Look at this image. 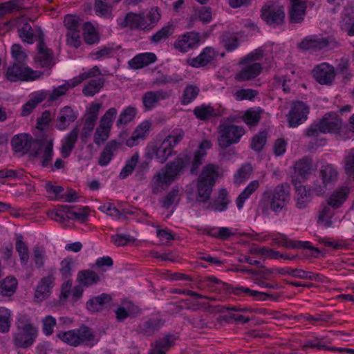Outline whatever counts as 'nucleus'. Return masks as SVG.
<instances>
[{"label":"nucleus","instance_id":"bb28decb","mask_svg":"<svg viewBox=\"0 0 354 354\" xmlns=\"http://www.w3.org/2000/svg\"><path fill=\"white\" fill-rule=\"evenodd\" d=\"M326 133H337L342 127V120L335 113H326L319 120Z\"/></svg>","mask_w":354,"mask_h":354},{"label":"nucleus","instance_id":"7ed1b4c3","mask_svg":"<svg viewBox=\"0 0 354 354\" xmlns=\"http://www.w3.org/2000/svg\"><path fill=\"white\" fill-rule=\"evenodd\" d=\"M219 167L214 164L205 165L197 180V201L207 202L212 192L216 180L218 176Z\"/></svg>","mask_w":354,"mask_h":354},{"label":"nucleus","instance_id":"f3484780","mask_svg":"<svg viewBox=\"0 0 354 354\" xmlns=\"http://www.w3.org/2000/svg\"><path fill=\"white\" fill-rule=\"evenodd\" d=\"M35 140H33L32 136L26 133H20L15 135L11 140V145L12 149L16 153H21V155H24L30 151L33 148V142Z\"/></svg>","mask_w":354,"mask_h":354},{"label":"nucleus","instance_id":"6e6552de","mask_svg":"<svg viewBox=\"0 0 354 354\" xmlns=\"http://www.w3.org/2000/svg\"><path fill=\"white\" fill-rule=\"evenodd\" d=\"M53 155V141L52 139L42 138L35 140L30 156L39 157L42 167H46L51 164Z\"/></svg>","mask_w":354,"mask_h":354},{"label":"nucleus","instance_id":"bf43d9fd","mask_svg":"<svg viewBox=\"0 0 354 354\" xmlns=\"http://www.w3.org/2000/svg\"><path fill=\"white\" fill-rule=\"evenodd\" d=\"M234 295H239L242 293H245L253 297H259L261 300L264 301L267 297H270L268 294L256 290H252L248 288L240 287L236 288L233 290Z\"/></svg>","mask_w":354,"mask_h":354},{"label":"nucleus","instance_id":"a211bd4d","mask_svg":"<svg viewBox=\"0 0 354 354\" xmlns=\"http://www.w3.org/2000/svg\"><path fill=\"white\" fill-rule=\"evenodd\" d=\"M200 35L196 32H189L180 36L174 46L181 53H185L198 46L200 43Z\"/></svg>","mask_w":354,"mask_h":354},{"label":"nucleus","instance_id":"f03ea898","mask_svg":"<svg viewBox=\"0 0 354 354\" xmlns=\"http://www.w3.org/2000/svg\"><path fill=\"white\" fill-rule=\"evenodd\" d=\"M290 198V186L288 183H283L277 185L273 190L267 189L263 192L258 208L264 215H268L270 209L278 214L286 205Z\"/></svg>","mask_w":354,"mask_h":354},{"label":"nucleus","instance_id":"cd10ccee","mask_svg":"<svg viewBox=\"0 0 354 354\" xmlns=\"http://www.w3.org/2000/svg\"><path fill=\"white\" fill-rule=\"evenodd\" d=\"M262 67L259 63H253L245 66L235 76L238 81H248L257 77L261 72Z\"/></svg>","mask_w":354,"mask_h":354},{"label":"nucleus","instance_id":"680f3d73","mask_svg":"<svg viewBox=\"0 0 354 354\" xmlns=\"http://www.w3.org/2000/svg\"><path fill=\"white\" fill-rule=\"evenodd\" d=\"M32 261L37 268H41L44 266L45 252L38 246L33 248Z\"/></svg>","mask_w":354,"mask_h":354},{"label":"nucleus","instance_id":"9b49d317","mask_svg":"<svg viewBox=\"0 0 354 354\" xmlns=\"http://www.w3.org/2000/svg\"><path fill=\"white\" fill-rule=\"evenodd\" d=\"M261 18L269 25H281L285 19L284 8L277 1H270L261 8Z\"/></svg>","mask_w":354,"mask_h":354},{"label":"nucleus","instance_id":"20e7f679","mask_svg":"<svg viewBox=\"0 0 354 354\" xmlns=\"http://www.w3.org/2000/svg\"><path fill=\"white\" fill-rule=\"evenodd\" d=\"M17 332L14 334L13 342L19 348L30 347L35 342L37 328L30 322L26 315H21L17 322Z\"/></svg>","mask_w":354,"mask_h":354},{"label":"nucleus","instance_id":"052dcab7","mask_svg":"<svg viewBox=\"0 0 354 354\" xmlns=\"http://www.w3.org/2000/svg\"><path fill=\"white\" fill-rule=\"evenodd\" d=\"M95 122H96L91 120L85 119L84 126L80 133V140L83 143H86L87 142L88 138L90 137L94 129Z\"/></svg>","mask_w":354,"mask_h":354},{"label":"nucleus","instance_id":"c03bdc74","mask_svg":"<svg viewBox=\"0 0 354 354\" xmlns=\"http://www.w3.org/2000/svg\"><path fill=\"white\" fill-rule=\"evenodd\" d=\"M11 55L15 61L14 63L26 65V62L28 59V55L23 50V48L21 45L15 44L12 46Z\"/></svg>","mask_w":354,"mask_h":354},{"label":"nucleus","instance_id":"2eb2a0df","mask_svg":"<svg viewBox=\"0 0 354 354\" xmlns=\"http://www.w3.org/2000/svg\"><path fill=\"white\" fill-rule=\"evenodd\" d=\"M173 149L169 139H165L160 145L150 147L147 153L149 158H156L160 163H164L171 156Z\"/></svg>","mask_w":354,"mask_h":354},{"label":"nucleus","instance_id":"8fccbe9b","mask_svg":"<svg viewBox=\"0 0 354 354\" xmlns=\"http://www.w3.org/2000/svg\"><path fill=\"white\" fill-rule=\"evenodd\" d=\"M64 24L68 31H80L81 19L75 15L65 16Z\"/></svg>","mask_w":354,"mask_h":354},{"label":"nucleus","instance_id":"f8f14e48","mask_svg":"<svg viewBox=\"0 0 354 354\" xmlns=\"http://www.w3.org/2000/svg\"><path fill=\"white\" fill-rule=\"evenodd\" d=\"M117 115L115 108H110L101 118L100 125L95 130L93 140L96 145H102L109 137L113 121Z\"/></svg>","mask_w":354,"mask_h":354},{"label":"nucleus","instance_id":"37998d69","mask_svg":"<svg viewBox=\"0 0 354 354\" xmlns=\"http://www.w3.org/2000/svg\"><path fill=\"white\" fill-rule=\"evenodd\" d=\"M137 114V110L132 106L127 107L119 115L116 126L125 125L133 120Z\"/></svg>","mask_w":354,"mask_h":354},{"label":"nucleus","instance_id":"393cba45","mask_svg":"<svg viewBox=\"0 0 354 354\" xmlns=\"http://www.w3.org/2000/svg\"><path fill=\"white\" fill-rule=\"evenodd\" d=\"M175 337L174 335L168 334L164 337L155 341L151 345L152 349L149 354H165V353L174 344Z\"/></svg>","mask_w":354,"mask_h":354},{"label":"nucleus","instance_id":"13d9d810","mask_svg":"<svg viewBox=\"0 0 354 354\" xmlns=\"http://www.w3.org/2000/svg\"><path fill=\"white\" fill-rule=\"evenodd\" d=\"M178 189H172L162 200V206L165 209H169L175 203L179 200Z\"/></svg>","mask_w":354,"mask_h":354},{"label":"nucleus","instance_id":"603ef678","mask_svg":"<svg viewBox=\"0 0 354 354\" xmlns=\"http://www.w3.org/2000/svg\"><path fill=\"white\" fill-rule=\"evenodd\" d=\"M199 88L196 86L189 85L187 86L183 92L181 102L183 104L190 103L198 95Z\"/></svg>","mask_w":354,"mask_h":354},{"label":"nucleus","instance_id":"ddd939ff","mask_svg":"<svg viewBox=\"0 0 354 354\" xmlns=\"http://www.w3.org/2000/svg\"><path fill=\"white\" fill-rule=\"evenodd\" d=\"M309 108L303 102H293L288 115V121L290 127H296L304 122L308 118Z\"/></svg>","mask_w":354,"mask_h":354},{"label":"nucleus","instance_id":"6e6d98bb","mask_svg":"<svg viewBox=\"0 0 354 354\" xmlns=\"http://www.w3.org/2000/svg\"><path fill=\"white\" fill-rule=\"evenodd\" d=\"M266 138L267 132L266 131H260L254 136L251 143L252 149L257 152L261 151L266 142Z\"/></svg>","mask_w":354,"mask_h":354},{"label":"nucleus","instance_id":"3c124183","mask_svg":"<svg viewBox=\"0 0 354 354\" xmlns=\"http://www.w3.org/2000/svg\"><path fill=\"white\" fill-rule=\"evenodd\" d=\"M261 110L249 109L243 116V121L250 126L257 125L261 118Z\"/></svg>","mask_w":354,"mask_h":354},{"label":"nucleus","instance_id":"9d476101","mask_svg":"<svg viewBox=\"0 0 354 354\" xmlns=\"http://www.w3.org/2000/svg\"><path fill=\"white\" fill-rule=\"evenodd\" d=\"M319 174L322 182H315L312 186V191L317 196H322L326 193L327 187L337 180L338 172L331 165H327L322 167Z\"/></svg>","mask_w":354,"mask_h":354},{"label":"nucleus","instance_id":"de8ad7c7","mask_svg":"<svg viewBox=\"0 0 354 354\" xmlns=\"http://www.w3.org/2000/svg\"><path fill=\"white\" fill-rule=\"evenodd\" d=\"M174 28L172 25H167L162 27L160 30L151 37V41L155 44L167 39L170 35L173 34Z\"/></svg>","mask_w":354,"mask_h":354},{"label":"nucleus","instance_id":"f704fd0d","mask_svg":"<svg viewBox=\"0 0 354 354\" xmlns=\"http://www.w3.org/2000/svg\"><path fill=\"white\" fill-rule=\"evenodd\" d=\"M77 279L82 285L84 286H90L98 283L100 278L94 271L86 270L78 272Z\"/></svg>","mask_w":354,"mask_h":354},{"label":"nucleus","instance_id":"0eeeda50","mask_svg":"<svg viewBox=\"0 0 354 354\" xmlns=\"http://www.w3.org/2000/svg\"><path fill=\"white\" fill-rule=\"evenodd\" d=\"M218 145L221 148L225 149L231 145L239 142L245 134V130L243 127L223 122L218 127Z\"/></svg>","mask_w":354,"mask_h":354},{"label":"nucleus","instance_id":"7c9ffc66","mask_svg":"<svg viewBox=\"0 0 354 354\" xmlns=\"http://www.w3.org/2000/svg\"><path fill=\"white\" fill-rule=\"evenodd\" d=\"M122 145V142L115 140L109 142L99 157L98 163L101 166L107 165L111 160L114 152Z\"/></svg>","mask_w":354,"mask_h":354},{"label":"nucleus","instance_id":"09e8293b","mask_svg":"<svg viewBox=\"0 0 354 354\" xmlns=\"http://www.w3.org/2000/svg\"><path fill=\"white\" fill-rule=\"evenodd\" d=\"M84 41L87 44H93L99 40L94 27L89 22H86L84 25Z\"/></svg>","mask_w":354,"mask_h":354},{"label":"nucleus","instance_id":"423d86ee","mask_svg":"<svg viewBox=\"0 0 354 354\" xmlns=\"http://www.w3.org/2000/svg\"><path fill=\"white\" fill-rule=\"evenodd\" d=\"M57 336L64 342L75 347L95 340L93 330L84 325L76 329L61 331Z\"/></svg>","mask_w":354,"mask_h":354},{"label":"nucleus","instance_id":"473e14b6","mask_svg":"<svg viewBox=\"0 0 354 354\" xmlns=\"http://www.w3.org/2000/svg\"><path fill=\"white\" fill-rule=\"evenodd\" d=\"M349 193L348 187H342L335 190L328 199V205L333 208L339 207L346 201Z\"/></svg>","mask_w":354,"mask_h":354},{"label":"nucleus","instance_id":"c9c22d12","mask_svg":"<svg viewBox=\"0 0 354 354\" xmlns=\"http://www.w3.org/2000/svg\"><path fill=\"white\" fill-rule=\"evenodd\" d=\"M230 203L227 198V192L225 189H221L217 198L212 203H209L206 207L207 209L214 211H223L227 209Z\"/></svg>","mask_w":354,"mask_h":354},{"label":"nucleus","instance_id":"a19ab883","mask_svg":"<svg viewBox=\"0 0 354 354\" xmlns=\"http://www.w3.org/2000/svg\"><path fill=\"white\" fill-rule=\"evenodd\" d=\"M294 167L295 173L303 178H306L311 173L312 160L307 157H304L296 162Z\"/></svg>","mask_w":354,"mask_h":354},{"label":"nucleus","instance_id":"4468645a","mask_svg":"<svg viewBox=\"0 0 354 354\" xmlns=\"http://www.w3.org/2000/svg\"><path fill=\"white\" fill-rule=\"evenodd\" d=\"M54 55L53 51L48 48L45 42L44 34L41 32L39 36L37 45V54L34 57L35 63L40 67H51L54 64Z\"/></svg>","mask_w":354,"mask_h":354},{"label":"nucleus","instance_id":"0e129e2a","mask_svg":"<svg viewBox=\"0 0 354 354\" xmlns=\"http://www.w3.org/2000/svg\"><path fill=\"white\" fill-rule=\"evenodd\" d=\"M195 17L204 24H207L212 20V10L210 8L203 7L196 10Z\"/></svg>","mask_w":354,"mask_h":354},{"label":"nucleus","instance_id":"4c0bfd02","mask_svg":"<svg viewBox=\"0 0 354 354\" xmlns=\"http://www.w3.org/2000/svg\"><path fill=\"white\" fill-rule=\"evenodd\" d=\"M17 281L13 277H7L0 283V295L6 297L12 295L16 291Z\"/></svg>","mask_w":354,"mask_h":354},{"label":"nucleus","instance_id":"412c9836","mask_svg":"<svg viewBox=\"0 0 354 354\" xmlns=\"http://www.w3.org/2000/svg\"><path fill=\"white\" fill-rule=\"evenodd\" d=\"M170 96L168 91L159 90L156 91H147L142 97L143 106L147 111L152 109L160 100H165Z\"/></svg>","mask_w":354,"mask_h":354},{"label":"nucleus","instance_id":"39448f33","mask_svg":"<svg viewBox=\"0 0 354 354\" xmlns=\"http://www.w3.org/2000/svg\"><path fill=\"white\" fill-rule=\"evenodd\" d=\"M160 15L157 9L152 8L147 15L129 12L121 24L122 27L131 29L149 30L159 21Z\"/></svg>","mask_w":354,"mask_h":354},{"label":"nucleus","instance_id":"a878e982","mask_svg":"<svg viewBox=\"0 0 354 354\" xmlns=\"http://www.w3.org/2000/svg\"><path fill=\"white\" fill-rule=\"evenodd\" d=\"M165 320L159 318H152L140 324L138 331L146 336H151L158 332L165 324Z\"/></svg>","mask_w":354,"mask_h":354},{"label":"nucleus","instance_id":"864d4df0","mask_svg":"<svg viewBox=\"0 0 354 354\" xmlns=\"http://www.w3.org/2000/svg\"><path fill=\"white\" fill-rule=\"evenodd\" d=\"M222 43L227 50L231 51L238 46V37L232 33L225 32L222 35Z\"/></svg>","mask_w":354,"mask_h":354},{"label":"nucleus","instance_id":"338daca9","mask_svg":"<svg viewBox=\"0 0 354 354\" xmlns=\"http://www.w3.org/2000/svg\"><path fill=\"white\" fill-rule=\"evenodd\" d=\"M326 129L322 127L320 122L312 124L305 131V136L308 137H317L320 133H326Z\"/></svg>","mask_w":354,"mask_h":354},{"label":"nucleus","instance_id":"2f4dec72","mask_svg":"<svg viewBox=\"0 0 354 354\" xmlns=\"http://www.w3.org/2000/svg\"><path fill=\"white\" fill-rule=\"evenodd\" d=\"M156 56L152 53H141L135 56L129 62V66L133 69H139L155 62Z\"/></svg>","mask_w":354,"mask_h":354},{"label":"nucleus","instance_id":"72a5a7b5","mask_svg":"<svg viewBox=\"0 0 354 354\" xmlns=\"http://www.w3.org/2000/svg\"><path fill=\"white\" fill-rule=\"evenodd\" d=\"M297 203L296 206L299 209L306 207L311 200V194H314L310 189H306L305 186H298L296 187Z\"/></svg>","mask_w":354,"mask_h":354},{"label":"nucleus","instance_id":"69168bd1","mask_svg":"<svg viewBox=\"0 0 354 354\" xmlns=\"http://www.w3.org/2000/svg\"><path fill=\"white\" fill-rule=\"evenodd\" d=\"M288 275L293 277H297L302 279H316L318 274H313L310 272H306L301 269H290Z\"/></svg>","mask_w":354,"mask_h":354},{"label":"nucleus","instance_id":"c756f323","mask_svg":"<svg viewBox=\"0 0 354 354\" xmlns=\"http://www.w3.org/2000/svg\"><path fill=\"white\" fill-rule=\"evenodd\" d=\"M76 119L77 116L73 110L70 106H64L59 112L56 127L59 130H64Z\"/></svg>","mask_w":354,"mask_h":354},{"label":"nucleus","instance_id":"774afa93","mask_svg":"<svg viewBox=\"0 0 354 354\" xmlns=\"http://www.w3.org/2000/svg\"><path fill=\"white\" fill-rule=\"evenodd\" d=\"M345 171L354 180V149H351L345 159Z\"/></svg>","mask_w":354,"mask_h":354},{"label":"nucleus","instance_id":"aec40b11","mask_svg":"<svg viewBox=\"0 0 354 354\" xmlns=\"http://www.w3.org/2000/svg\"><path fill=\"white\" fill-rule=\"evenodd\" d=\"M306 3L305 0H290L289 19L292 24L301 23L306 15Z\"/></svg>","mask_w":354,"mask_h":354},{"label":"nucleus","instance_id":"79ce46f5","mask_svg":"<svg viewBox=\"0 0 354 354\" xmlns=\"http://www.w3.org/2000/svg\"><path fill=\"white\" fill-rule=\"evenodd\" d=\"M11 311L6 308L0 307V333H7L10 331L12 321Z\"/></svg>","mask_w":354,"mask_h":354},{"label":"nucleus","instance_id":"f257e3e1","mask_svg":"<svg viewBox=\"0 0 354 354\" xmlns=\"http://www.w3.org/2000/svg\"><path fill=\"white\" fill-rule=\"evenodd\" d=\"M212 147L209 140H203L193 156L186 155L183 158H177L167 164L165 169H161L152 179V193L158 194L165 190L188 165L190 174L196 175L207 154V150Z\"/></svg>","mask_w":354,"mask_h":354},{"label":"nucleus","instance_id":"dca6fc26","mask_svg":"<svg viewBox=\"0 0 354 354\" xmlns=\"http://www.w3.org/2000/svg\"><path fill=\"white\" fill-rule=\"evenodd\" d=\"M312 73L316 81L322 85L331 84L335 77L334 67L326 62L317 65Z\"/></svg>","mask_w":354,"mask_h":354},{"label":"nucleus","instance_id":"a18cd8bd","mask_svg":"<svg viewBox=\"0 0 354 354\" xmlns=\"http://www.w3.org/2000/svg\"><path fill=\"white\" fill-rule=\"evenodd\" d=\"M331 207H332L328 205H325L319 212L317 222L319 224L325 227H330L332 225L331 218L333 215V212Z\"/></svg>","mask_w":354,"mask_h":354},{"label":"nucleus","instance_id":"49530a36","mask_svg":"<svg viewBox=\"0 0 354 354\" xmlns=\"http://www.w3.org/2000/svg\"><path fill=\"white\" fill-rule=\"evenodd\" d=\"M138 160L139 154L138 153H136L131 156V158L129 160L127 161L125 166L122 168L120 174V178L122 179H124L128 176H129L134 170L138 162Z\"/></svg>","mask_w":354,"mask_h":354},{"label":"nucleus","instance_id":"4be33fe9","mask_svg":"<svg viewBox=\"0 0 354 354\" xmlns=\"http://www.w3.org/2000/svg\"><path fill=\"white\" fill-rule=\"evenodd\" d=\"M80 133V129L75 126L62 140V147L60 149L61 154L64 158H68L75 147Z\"/></svg>","mask_w":354,"mask_h":354},{"label":"nucleus","instance_id":"c85d7f7f","mask_svg":"<svg viewBox=\"0 0 354 354\" xmlns=\"http://www.w3.org/2000/svg\"><path fill=\"white\" fill-rule=\"evenodd\" d=\"M112 301L111 295L102 293L94 297L86 302V308L92 312H98L106 308L107 305Z\"/></svg>","mask_w":354,"mask_h":354},{"label":"nucleus","instance_id":"5fc2aeb1","mask_svg":"<svg viewBox=\"0 0 354 354\" xmlns=\"http://www.w3.org/2000/svg\"><path fill=\"white\" fill-rule=\"evenodd\" d=\"M19 36L22 39L23 41L26 42L28 44L33 43V30L31 26L25 23L22 25V26L19 28L18 30Z\"/></svg>","mask_w":354,"mask_h":354},{"label":"nucleus","instance_id":"4d7b16f0","mask_svg":"<svg viewBox=\"0 0 354 354\" xmlns=\"http://www.w3.org/2000/svg\"><path fill=\"white\" fill-rule=\"evenodd\" d=\"M252 172V167L250 164L243 165L234 176V182L241 184L248 179Z\"/></svg>","mask_w":354,"mask_h":354},{"label":"nucleus","instance_id":"5701e85b","mask_svg":"<svg viewBox=\"0 0 354 354\" xmlns=\"http://www.w3.org/2000/svg\"><path fill=\"white\" fill-rule=\"evenodd\" d=\"M216 57V53L212 47H206L201 53L194 58L188 59L187 62L192 67H204L209 64Z\"/></svg>","mask_w":354,"mask_h":354},{"label":"nucleus","instance_id":"6ab92c4d","mask_svg":"<svg viewBox=\"0 0 354 354\" xmlns=\"http://www.w3.org/2000/svg\"><path fill=\"white\" fill-rule=\"evenodd\" d=\"M54 273L53 271L47 277L41 279L35 292V299L37 302H41L47 298L50 289L54 285Z\"/></svg>","mask_w":354,"mask_h":354},{"label":"nucleus","instance_id":"58836bf2","mask_svg":"<svg viewBox=\"0 0 354 354\" xmlns=\"http://www.w3.org/2000/svg\"><path fill=\"white\" fill-rule=\"evenodd\" d=\"M15 248L21 263L26 265L29 259L28 248L26 243L24 241V236L22 234H17L16 236Z\"/></svg>","mask_w":354,"mask_h":354},{"label":"nucleus","instance_id":"e2e57ef3","mask_svg":"<svg viewBox=\"0 0 354 354\" xmlns=\"http://www.w3.org/2000/svg\"><path fill=\"white\" fill-rule=\"evenodd\" d=\"M194 115L200 120H205L213 115L214 110L210 106H198L194 110Z\"/></svg>","mask_w":354,"mask_h":354},{"label":"nucleus","instance_id":"b1692460","mask_svg":"<svg viewBox=\"0 0 354 354\" xmlns=\"http://www.w3.org/2000/svg\"><path fill=\"white\" fill-rule=\"evenodd\" d=\"M298 47L304 50H319L327 47V41L325 37L308 36L298 44Z\"/></svg>","mask_w":354,"mask_h":354},{"label":"nucleus","instance_id":"1a4fd4ad","mask_svg":"<svg viewBox=\"0 0 354 354\" xmlns=\"http://www.w3.org/2000/svg\"><path fill=\"white\" fill-rule=\"evenodd\" d=\"M42 74L41 72L34 71L26 65L13 63L8 68L6 77L10 82L33 81L39 78Z\"/></svg>","mask_w":354,"mask_h":354},{"label":"nucleus","instance_id":"e433bc0d","mask_svg":"<svg viewBox=\"0 0 354 354\" xmlns=\"http://www.w3.org/2000/svg\"><path fill=\"white\" fill-rule=\"evenodd\" d=\"M104 79L102 77L91 80L84 86L83 94L87 97L94 96L104 86Z\"/></svg>","mask_w":354,"mask_h":354},{"label":"nucleus","instance_id":"ea45409f","mask_svg":"<svg viewBox=\"0 0 354 354\" xmlns=\"http://www.w3.org/2000/svg\"><path fill=\"white\" fill-rule=\"evenodd\" d=\"M259 187V180L252 181L245 189L240 194L236 199V205L239 209L243 207L244 202L248 199Z\"/></svg>","mask_w":354,"mask_h":354}]
</instances>
